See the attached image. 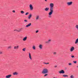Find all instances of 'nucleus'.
I'll use <instances>...</instances> for the list:
<instances>
[{"label":"nucleus","instance_id":"31","mask_svg":"<svg viewBox=\"0 0 78 78\" xmlns=\"http://www.w3.org/2000/svg\"><path fill=\"white\" fill-rule=\"evenodd\" d=\"M73 62L74 64H76V61H73Z\"/></svg>","mask_w":78,"mask_h":78},{"label":"nucleus","instance_id":"11","mask_svg":"<svg viewBox=\"0 0 78 78\" xmlns=\"http://www.w3.org/2000/svg\"><path fill=\"white\" fill-rule=\"evenodd\" d=\"M75 50V48H74V47H72L70 48V51H73V50Z\"/></svg>","mask_w":78,"mask_h":78},{"label":"nucleus","instance_id":"2","mask_svg":"<svg viewBox=\"0 0 78 78\" xmlns=\"http://www.w3.org/2000/svg\"><path fill=\"white\" fill-rule=\"evenodd\" d=\"M42 73L43 74H45L46 73H48V69H44L42 71Z\"/></svg>","mask_w":78,"mask_h":78},{"label":"nucleus","instance_id":"27","mask_svg":"<svg viewBox=\"0 0 78 78\" xmlns=\"http://www.w3.org/2000/svg\"><path fill=\"white\" fill-rule=\"evenodd\" d=\"M70 78H74V76H73V75H72L70 76Z\"/></svg>","mask_w":78,"mask_h":78},{"label":"nucleus","instance_id":"10","mask_svg":"<svg viewBox=\"0 0 78 78\" xmlns=\"http://www.w3.org/2000/svg\"><path fill=\"white\" fill-rule=\"evenodd\" d=\"M12 76V75L11 74L9 75H7L5 76L6 78H10V77H11Z\"/></svg>","mask_w":78,"mask_h":78},{"label":"nucleus","instance_id":"36","mask_svg":"<svg viewBox=\"0 0 78 78\" xmlns=\"http://www.w3.org/2000/svg\"><path fill=\"white\" fill-rule=\"evenodd\" d=\"M68 64L69 66H71V65H72V63H69Z\"/></svg>","mask_w":78,"mask_h":78},{"label":"nucleus","instance_id":"8","mask_svg":"<svg viewBox=\"0 0 78 78\" xmlns=\"http://www.w3.org/2000/svg\"><path fill=\"white\" fill-rule=\"evenodd\" d=\"M58 73L60 74H61V73L63 74V73H65V72H64V70H62L59 71Z\"/></svg>","mask_w":78,"mask_h":78},{"label":"nucleus","instance_id":"1","mask_svg":"<svg viewBox=\"0 0 78 78\" xmlns=\"http://www.w3.org/2000/svg\"><path fill=\"white\" fill-rule=\"evenodd\" d=\"M50 12L48 13V17H49V18H51V15H52V14H53V10L51 9H50Z\"/></svg>","mask_w":78,"mask_h":78},{"label":"nucleus","instance_id":"26","mask_svg":"<svg viewBox=\"0 0 78 78\" xmlns=\"http://www.w3.org/2000/svg\"><path fill=\"white\" fill-rule=\"evenodd\" d=\"M22 50L23 51H26V48H23V49Z\"/></svg>","mask_w":78,"mask_h":78},{"label":"nucleus","instance_id":"38","mask_svg":"<svg viewBox=\"0 0 78 78\" xmlns=\"http://www.w3.org/2000/svg\"><path fill=\"white\" fill-rule=\"evenodd\" d=\"M12 12H13V13H15V12H16V11H15V10H13Z\"/></svg>","mask_w":78,"mask_h":78},{"label":"nucleus","instance_id":"20","mask_svg":"<svg viewBox=\"0 0 78 78\" xmlns=\"http://www.w3.org/2000/svg\"><path fill=\"white\" fill-rule=\"evenodd\" d=\"M78 38L77 39L75 42V44H78Z\"/></svg>","mask_w":78,"mask_h":78},{"label":"nucleus","instance_id":"37","mask_svg":"<svg viewBox=\"0 0 78 78\" xmlns=\"http://www.w3.org/2000/svg\"><path fill=\"white\" fill-rule=\"evenodd\" d=\"M38 32H39V30H37V31H36V33H38Z\"/></svg>","mask_w":78,"mask_h":78},{"label":"nucleus","instance_id":"40","mask_svg":"<svg viewBox=\"0 0 78 78\" xmlns=\"http://www.w3.org/2000/svg\"><path fill=\"white\" fill-rule=\"evenodd\" d=\"M55 68H56V67H57V66H55Z\"/></svg>","mask_w":78,"mask_h":78},{"label":"nucleus","instance_id":"32","mask_svg":"<svg viewBox=\"0 0 78 78\" xmlns=\"http://www.w3.org/2000/svg\"><path fill=\"white\" fill-rule=\"evenodd\" d=\"M28 14H29V12H27L25 14V15H28Z\"/></svg>","mask_w":78,"mask_h":78},{"label":"nucleus","instance_id":"3","mask_svg":"<svg viewBox=\"0 0 78 78\" xmlns=\"http://www.w3.org/2000/svg\"><path fill=\"white\" fill-rule=\"evenodd\" d=\"M50 9L53 10L54 7V4L52 3H51L50 5Z\"/></svg>","mask_w":78,"mask_h":78},{"label":"nucleus","instance_id":"24","mask_svg":"<svg viewBox=\"0 0 78 78\" xmlns=\"http://www.w3.org/2000/svg\"><path fill=\"white\" fill-rule=\"evenodd\" d=\"M63 77H68V75H63Z\"/></svg>","mask_w":78,"mask_h":78},{"label":"nucleus","instance_id":"39","mask_svg":"<svg viewBox=\"0 0 78 78\" xmlns=\"http://www.w3.org/2000/svg\"><path fill=\"white\" fill-rule=\"evenodd\" d=\"M24 22H27V20H24Z\"/></svg>","mask_w":78,"mask_h":78},{"label":"nucleus","instance_id":"42","mask_svg":"<svg viewBox=\"0 0 78 78\" xmlns=\"http://www.w3.org/2000/svg\"><path fill=\"white\" fill-rule=\"evenodd\" d=\"M77 68H78V66H77Z\"/></svg>","mask_w":78,"mask_h":78},{"label":"nucleus","instance_id":"34","mask_svg":"<svg viewBox=\"0 0 78 78\" xmlns=\"http://www.w3.org/2000/svg\"><path fill=\"white\" fill-rule=\"evenodd\" d=\"M48 75V74H46L44 75V76H47Z\"/></svg>","mask_w":78,"mask_h":78},{"label":"nucleus","instance_id":"9","mask_svg":"<svg viewBox=\"0 0 78 78\" xmlns=\"http://www.w3.org/2000/svg\"><path fill=\"white\" fill-rule=\"evenodd\" d=\"M13 75H18L19 73L17 72H15L13 73Z\"/></svg>","mask_w":78,"mask_h":78},{"label":"nucleus","instance_id":"41","mask_svg":"<svg viewBox=\"0 0 78 78\" xmlns=\"http://www.w3.org/2000/svg\"><path fill=\"white\" fill-rule=\"evenodd\" d=\"M45 2H47V0H45Z\"/></svg>","mask_w":78,"mask_h":78},{"label":"nucleus","instance_id":"19","mask_svg":"<svg viewBox=\"0 0 78 78\" xmlns=\"http://www.w3.org/2000/svg\"><path fill=\"white\" fill-rule=\"evenodd\" d=\"M12 48V46H9L8 47L7 49L9 50V49H11Z\"/></svg>","mask_w":78,"mask_h":78},{"label":"nucleus","instance_id":"4","mask_svg":"<svg viewBox=\"0 0 78 78\" xmlns=\"http://www.w3.org/2000/svg\"><path fill=\"white\" fill-rule=\"evenodd\" d=\"M38 47L40 50H42L43 48V45L42 44H40L38 46Z\"/></svg>","mask_w":78,"mask_h":78},{"label":"nucleus","instance_id":"22","mask_svg":"<svg viewBox=\"0 0 78 78\" xmlns=\"http://www.w3.org/2000/svg\"><path fill=\"white\" fill-rule=\"evenodd\" d=\"M32 48L34 50H36V46L33 45L32 47Z\"/></svg>","mask_w":78,"mask_h":78},{"label":"nucleus","instance_id":"30","mask_svg":"<svg viewBox=\"0 0 78 78\" xmlns=\"http://www.w3.org/2000/svg\"><path fill=\"white\" fill-rule=\"evenodd\" d=\"M44 64H49V63H48H48H45V62H44V63H43Z\"/></svg>","mask_w":78,"mask_h":78},{"label":"nucleus","instance_id":"6","mask_svg":"<svg viewBox=\"0 0 78 78\" xmlns=\"http://www.w3.org/2000/svg\"><path fill=\"white\" fill-rule=\"evenodd\" d=\"M73 3V2H70L67 3V4L68 6H70V5H72Z\"/></svg>","mask_w":78,"mask_h":78},{"label":"nucleus","instance_id":"15","mask_svg":"<svg viewBox=\"0 0 78 78\" xmlns=\"http://www.w3.org/2000/svg\"><path fill=\"white\" fill-rule=\"evenodd\" d=\"M27 37L26 36L23 39V41H25L27 40Z\"/></svg>","mask_w":78,"mask_h":78},{"label":"nucleus","instance_id":"5","mask_svg":"<svg viewBox=\"0 0 78 78\" xmlns=\"http://www.w3.org/2000/svg\"><path fill=\"white\" fill-rule=\"evenodd\" d=\"M29 7L30 8V9L31 11L33 10V6L32 5L30 4L29 5Z\"/></svg>","mask_w":78,"mask_h":78},{"label":"nucleus","instance_id":"29","mask_svg":"<svg viewBox=\"0 0 78 78\" xmlns=\"http://www.w3.org/2000/svg\"><path fill=\"white\" fill-rule=\"evenodd\" d=\"M71 58H75V56L74 55H71Z\"/></svg>","mask_w":78,"mask_h":78},{"label":"nucleus","instance_id":"12","mask_svg":"<svg viewBox=\"0 0 78 78\" xmlns=\"http://www.w3.org/2000/svg\"><path fill=\"white\" fill-rule=\"evenodd\" d=\"M31 25V23H30L27 24V25L26 26V27L27 28H28V27H30Z\"/></svg>","mask_w":78,"mask_h":78},{"label":"nucleus","instance_id":"17","mask_svg":"<svg viewBox=\"0 0 78 78\" xmlns=\"http://www.w3.org/2000/svg\"><path fill=\"white\" fill-rule=\"evenodd\" d=\"M39 19V16L38 15L36 16V20H38Z\"/></svg>","mask_w":78,"mask_h":78},{"label":"nucleus","instance_id":"25","mask_svg":"<svg viewBox=\"0 0 78 78\" xmlns=\"http://www.w3.org/2000/svg\"><path fill=\"white\" fill-rule=\"evenodd\" d=\"M21 30H22V28L19 29V30H18V32H20V31H21Z\"/></svg>","mask_w":78,"mask_h":78},{"label":"nucleus","instance_id":"33","mask_svg":"<svg viewBox=\"0 0 78 78\" xmlns=\"http://www.w3.org/2000/svg\"><path fill=\"white\" fill-rule=\"evenodd\" d=\"M2 54H3V52L0 51V55H2Z\"/></svg>","mask_w":78,"mask_h":78},{"label":"nucleus","instance_id":"35","mask_svg":"<svg viewBox=\"0 0 78 78\" xmlns=\"http://www.w3.org/2000/svg\"><path fill=\"white\" fill-rule=\"evenodd\" d=\"M14 31H17V32H18V30H14Z\"/></svg>","mask_w":78,"mask_h":78},{"label":"nucleus","instance_id":"14","mask_svg":"<svg viewBox=\"0 0 78 78\" xmlns=\"http://www.w3.org/2000/svg\"><path fill=\"white\" fill-rule=\"evenodd\" d=\"M49 10V8L48 7H46L44 9L45 11H48Z\"/></svg>","mask_w":78,"mask_h":78},{"label":"nucleus","instance_id":"7","mask_svg":"<svg viewBox=\"0 0 78 78\" xmlns=\"http://www.w3.org/2000/svg\"><path fill=\"white\" fill-rule=\"evenodd\" d=\"M51 42V39H49L47 41L45 42V43L46 44H50Z\"/></svg>","mask_w":78,"mask_h":78},{"label":"nucleus","instance_id":"21","mask_svg":"<svg viewBox=\"0 0 78 78\" xmlns=\"http://www.w3.org/2000/svg\"><path fill=\"white\" fill-rule=\"evenodd\" d=\"M53 54L54 55H57V52H53Z\"/></svg>","mask_w":78,"mask_h":78},{"label":"nucleus","instance_id":"28","mask_svg":"<svg viewBox=\"0 0 78 78\" xmlns=\"http://www.w3.org/2000/svg\"><path fill=\"white\" fill-rule=\"evenodd\" d=\"M21 13L23 14L24 13V12H23V11H21Z\"/></svg>","mask_w":78,"mask_h":78},{"label":"nucleus","instance_id":"18","mask_svg":"<svg viewBox=\"0 0 78 78\" xmlns=\"http://www.w3.org/2000/svg\"><path fill=\"white\" fill-rule=\"evenodd\" d=\"M31 17H32V15L31 14L29 15L28 17L29 19H31Z\"/></svg>","mask_w":78,"mask_h":78},{"label":"nucleus","instance_id":"16","mask_svg":"<svg viewBox=\"0 0 78 78\" xmlns=\"http://www.w3.org/2000/svg\"><path fill=\"white\" fill-rule=\"evenodd\" d=\"M19 46L18 45L17 46H14V48L15 49H18L19 48Z\"/></svg>","mask_w":78,"mask_h":78},{"label":"nucleus","instance_id":"13","mask_svg":"<svg viewBox=\"0 0 78 78\" xmlns=\"http://www.w3.org/2000/svg\"><path fill=\"white\" fill-rule=\"evenodd\" d=\"M29 57L30 59V60H32V58H31V54L30 53H29Z\"/></svg>","mask_w":78,"mask_h":78},{"label":"nucleus","instance_id":"23","mask_svg":"<svg viewBox=\"0 0 78 78\" xmlns=\"http://www.w3.org/2000/svg\"><path fill=\"white\" fill-rule=\"evenodd\" d=\"M76 28L78 30V25H76L75 26Z\"/></svg>","mask_w":78,"mask_h":78}]
</instances>
